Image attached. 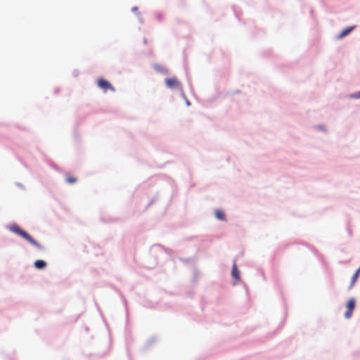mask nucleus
<instances>
[{"label": "nucleus", "mask_w": 360, "mask_h": 360, "mask_svg": "<svg viewBox=\"0 0 360 360\" xmlns=\"http://www.w3.org/2000/svg\"><path fill=\"white\" fill-rule=\"evenodd\" d=\"M10 230L19 235L26 240H27L30 243L35 246L39 250L43 249V246L40 245L39 243H37L31 236H30L26 231L22 230L19 226L14 225L10 228Z\"/></svg>", "instance_id": "obj_1"}, {"label": "nucleus", "mask_w": 360, "mask_h": 360, "mask_svg": "<svg viewBox=\"0 0 360 360\" xmlns=\"http://www.w3.org/2000/svg\"><path fill=\"white\" fill-rule=\"evenodd\" d=\"M97 85L104 92H107L108 91L114 92L115 91V89L112 86V85L108 80L103 78H99L98 79Z\"/></svg>", "instance_id": "obj_2"}, {"label": "nucleus", "mask_w": 360, "mask_h": 360, "mask_svg": "<svg viewBox=\"0 0 360 360\" xmlns=\"http://www.w3.org/2000/svg\"><path fill=\"white\" fill-rule=\"evenodd\" d=\"M165 84L169 89L182 90L181 84L176 77L167 78Z\"/></svg>", "instance_id": "obj_3"}, {"label": "nucleus", "mask_w": 360, "mask_h": 360, "mask_svg": "<svg viewBox=\"0 0 360 360\" xmlns=\"http://www.w3.org/2000/svg\"><path fill=\"white\" fill-rule=\"evenodd\" d=\"M346 307L347 310L345 313V317L346 319H349L352 316L353 310L355 308V300L354 298H350L347 303Z\"/></svg>", "instance_id": "obj_4"}, {"label": "nucleus", "mask_w": 360, "mask_h": 360, "mask_svg": "<svg viewBox=\"0 0 360 360\" xmlns=\"http://www.w3.org/2000/svg\"><path fill=\"white\" fill-rule=\"evenodd\" d=\"M231 275L236 280H238L240 278V272L236 264H233V265Z\"/></svg>", "instance_id": "obj_5"}, {"label": "nucleus", "mask_w": 360, "mask_h": 360, "mask_svg": "<svg viewBox=\"0 0 360 360\" xmlns=\"http://www.w3.org/2000/svg\"><path fill=\"white\" fill-rule=\"evenodd\" d=\"M354 26L352 27H347L345 28V30H343L339 34V36L338 37V39H342L345 37H346L349 33H350L352 32V30L354 29Z\"/></svg>", "instance_id": "obj_6"}, {"label": "nucleus", "mask_w": 360, "mask_h": 360, "mask_svg": "<svg viewBox=\"0 0 360 360\" xmlns=\"http://www.w3.org/2000/svg\"><path fill=\"white\" fill-rule=\"evenodd\" d=\"M215 217L219 219V220H222V221H224L226 219V216H225V214L223 210H217L215 211Z\"/></svg>", "instance_id": "obj_7"}, {"label": "nucleus", "mask_w": 360, "mask_h": 360, "mask_svg": "<svg viewBox=\"0 0 360 360\" xmlns=\"http://www.w3.org/2000/svg\"><path fill=\"white\" fill-rule=\"evenodd\" d=\"M34 266L39 269H43L46 266V263L44 260H37L34 262Z\"/></svg>", "instance_id": "obj_8"}, {"label": "nucleus", "mask_w": 360, "mask_h": 360, "mask_svg": "<svg viewBox=\"0 0 360 360\" xmlns=\"http://www.w3.org/2000/svg\"><path fill=\"white\" fill-rule=\"evenodd\" d=\"M359 274H360V267L356 270L355 274L353 275V276L352 278V281H351V284H350L349 288H352L354 286V285L356 283V281Z\"/></svg>", "instance_id": "obj_9"}, {"label": "nucleus", "mask_w": 360, "mask_h": 360, "mask_svg": "<svg viewBox=\"0 0 360 360\" xmlns=\"http://www.w3.org/2000/svg\"><path fill=\"white\" fill-rule=\"evenodd\" d=\"M77 179L76 177H73V176H66V181L68 184H75L77 182Z\"/></svg>", "instance_id": "obj_10"}, {"label": "nucleus", "mask_w": 360, "mask_h": 360, "mask_svg": "<svg viewBox=\"0 0 360 360\" xmlns=\"http://www.w3.org/2000/svg\"><path fill=\"white\" fill-rule=\"evenodd\" d=\"M360 97V92L359 93V96H357V98H359Z\"/></svg>", "instance_id": "obj_11"}]
</instances>
